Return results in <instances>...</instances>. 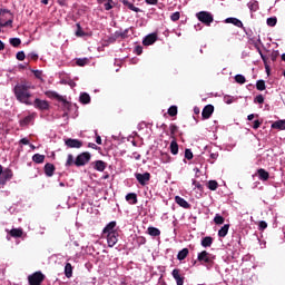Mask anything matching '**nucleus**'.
Here are the masks:
<instances>
[{"instance_id": "1", "label": "nucleus", "mask_w": 285, "mask_h": 285, "mask_svg": "<svg viewBox=\"0 0 285 285\" xmlns=\"http://www.w3.org/2000/svg\"><path fill=\"white\" fill-rule=\"evenodd\" d=\"M31 90H35V85H32V82L21 81L13 88L14 97L20 101V104L32 106V101H30V97H32Z\"/></svg>"}, {"instance_id": "2", "label": "nucleus", "mask_w": 285, "mask_h": 285, "mask_svg": "<svg viewBox=\"0 0 285 285\" xmlns=\"http://www.w3.org/2000/svg\"><path fill=\"white\" fill-rule=\"evenodd\" d=\"M14 17L12 16V12L8 9H0V28H12V21Z\"/></svg>"}, {"instance_id": "3", "label": "nucleus", "mask_w": 285, "mask_h": 285, "mask_svg": "<svg viewBox=\"0 0 285 285\" xmlns=\"http://www.w3.org/2000/svg\"><path fill=\"white\" fill-rule=\"evenodd\" d=\"M43 279H46V275L41 272H36L28 276L29 285H41Z\"/></svg>"}, {"instance_id": "4", "label": "nucleus", "mask_w": 285, "mask_h": 285, "mask_svg": "<svg viewBox=\"0 0 285 285\" xmlns=\"http://www.w3.org/2000/svg\"><path fill=\"white\" fill-rule=\"evenodd\" d=\"M197 259L200 262V264L213 265V262H215V256L206 250H203L198 254Z\"/></svg>"}, {"instance_id": "5", "label": "nucleus", "mask_w": 285, "mask_h": 285, "mask_svg": "<svg viewBox=\"0 0 285 285\" xmlns=\"http://www.w3.org/2000/svg\"><path fill=\"white\" fill-rule=\"evenodd\" d=\"M196 17L198 21L205 23V26H210V23L214 21L213 14L208 11H200L196 14Z\"/></svg>"}, {"instance_id": "6", "label": "nucleus", "mask_w": 285, "mask_h": 285, "mask_svg": "<svg viewBox=\"0 0 285 285\" xmlns=\"http://www.w3.org/2000/svg\"><path fill=\"white\" fill-rule=\"evenodd\" d=\"M90 153L88 151L79 154L75 160V166H77L78 168L81 166H86V164L90 161Z\"/></svg>"}, {"instance_id": "7", "label": "nucleus", "mask_w": 285, "mask_h": 285, "mask_svg": "<svg viewBox=\"0 0 285 285\" xmlns=\"http://www.w3.org/2000/svg\"><path fill=\"white\" fill-rule=\"evenodd\" d=\"M135 177L140 186H148V183L150 181V173L148 171L144 174L136 173Z\"/></svg>"}, {"instance_id": "8", "label": "nucleus", "mask_w": 285, "mask_h": 285, "mask_svg": "<svg viewBox=\"0 0 285 285\" xmlns=\"http://www.w3.org/2000/svg\"><path fill=\"white\" fill-rule=\"evenodd\" d=\"M37 110H49L50 104H48L47 100H41L39 98H36L32 105Z\"/></svg>"}, {"instance_id": "9", "label": "nucleus", "mask_w": 285, "mask_h": 285, "mask_svg": "<svg viewBox=\"0 0 285 285\" xmlns=\"http://www.w3.org/2000/svg\"><path fill=\"white\" fill-rule=\"evenodd\" d=\"M117 222L111 220L109 224L106 225V227L102 229V235H114L117 232Z\"/></svg>"}, {"instance_id": "10", "label": "nucleus", "mask_w": 285, "mask_h": 285, "mask_svg": "<svg viewBox=\"0 0 285 285\" xmlns=\"http://www.w3.org/2000/svg\"><path fill=\"white\" fill-rule=\"evenodd\" d=\"M118 237H119V233L106 235L107 244L109 248H112L117 244V242H119Z\"/></svg>"}, {"instance_id": "11", "label": "nucleus", "mask_w": 285, "mask_h": 285, "mask_svg": "<svg viewBox=\"0 0 285 285\" xmlns=\"http://www.w3.org/2000/svg\"><path fill=\"white\" fill-rule=\"evenodd\" d=\"M213 112H215V107L213 105L205 106L202 112L203 119H210Z\"/></svg>"}, {"instance_id": "12", "label": "nucleus", "mask_w": 285, "mask_h": 285, "mask_svg": "<svg viewBox=\"0 0 285 285\" xmlns=\"http://www.w3.org/2000/svg\"><path fill=\"white\" fill-rule=\"evenodd\" d=\"M171 275H173L174 279L176 281L177 285H184V276H181V271L175 268L171 272Z\"/></svg>"}, {"instance_id": "13", "label": "nucleus", "mask_w": 285, "mask_h": 285, "mask_svg": "<svg viewBox=\"0 0 285 285\" xmlns=\"http://www.w3.org/2000/svg\"><path fill=\"white\" fill-rule=\"evenodd\" d=\"M66 146H68V148H81L83 142H81L79 139L69 138L66 140Z\"/></svg>"}, {"instance_id": "14", "label": "nucleus", "mask_w": 285, "mask_h": 285, "mask_svg": "<svg viewBox=\"0 0 285 285\" xmlns=\"http://www.w3.org/2000/svg\"><path fill=\"white\" fill-rule=\"evenodd\" d=\"M37 117V114H30L29 116H26L22 120H20V126H30V124H35V119Z\"/></svg>"}, {"instance_id": "15", "label": "nucleus", "mask_w": 285, "mask_h": 285, "mask_svg": "<svg viewBox=\"0 0 285 285\" xmlns=\"http://www.w3.org/2000/svg\"><path fill=\"white\" fill-rule=\"evenodd\" d=\"M257 175L261 181H268V179L271 178V174H268V171H266V169L264 168H259L257 170Z\"/></svg>"}, {"instance_id": "16", "label": "nucleus", "mask_w": 285, "mask_h": 285, "mask_svg": "<svg viewBox=\"0 0 285 285\" xmlns=\"http://www.w3.org/2000/svg\"><path fill=\"white\" fill-rule=\"evenodd\" d=\"M157 41V33H151L146 36V38L142 40L144 46H153Z\"/></svg>"}, {"instance_id": "17", "label": "nucleus", "mask_w": 285, "mask_h": 285, "mask_svg": "<svg viewBox=\"0 0 285 285\" xmlns=\"http://www.w3.org/2000/svg\"><path fill=\"white\" fill-rule=\"evenodd\" d=\"M45 95L49 99H57V101H66V99H63V96L58 95L57 91H46Z\"/></svg>"}, {"instance_id": "18", "label": "nucleus", "mask_w": 285, "mask_h": 285, "mask_svg": "<svg viewBox=\"0 0 285 285\" xmlns=\"http://www.w3.org/2000/svg\"><path fill=\"white\" fill-rule=\"evenodd\" d=\"M225 21L226 23H232L233 26H236V28H244V23L237 18H227Z\"/></svg>"}, {"instance_id": "19", "label": "nucleus", "mask_w": 285, "mask_h": 285, "mask_svg": "<svg viewBox=\"0 0 285 285\" xmlns=\"http://www.w3.org/2000/svg\"><path fill=\"white\" fill-rule=\"evenodd\" d=\"M2 176H3V184H6L7 181H10V179H12V177H14V174L12 173V169L7 168L2 171Z\"/></svg>"}, {"instance_id": "20", "label": "nucleus", "mask_w": 285, "mask_h": 285, "mask_svg": "<svg viewBox=\"0 0 285 285\" xmlns=\"http://www.w3.org/2000/svg\"><path fill=\"white\" fill-rule=\"evenodd\" d=\"M175 202L176 204H178V206H180L181 208H190V204H188L186 202V199H184L183 197L180 196H176L175 197Z\"/></svg>"}, {"instance_id": "21", "label": "nucleus", "mask_w": 285, "mask_h": 285, "mask_svg": "<svg viewBox=\"0 0 285 285\" xmlns=\"http://www.w3.org/2000/svg\"><path fill=\"white\" fill-rule=\"evenodd\" d=\"M45 174L47 177H52L55 175V165L48 163L45 165Z\"/></svg>"}, {"instance_id": "22", "label": "nucleus", "mask_w": 285, "mask_h": 285, "mask_svg": "<svg viewBox=\"0 0 285 285\" xmlns=\"http://www.w3.org/2000/svg\"><path fill=\"white\" fill-rule=\"evenodd\" d=\"M147 233L150 237H159V235H161V230L157 227H148Z\"/></svg>"}, {"instance_id": "23", "label": "nucleus", "mask_w": 285, "mask_h": 285, "mask_svg": "<svg viewBox=\"0 0 285 285\" xmlns=\"http://www.w3.org/2000/svg\"><path fill=\"white\" fill-rule=\"evenodd\" d=\"M202 246L203 248H210V246H213V237L210 236H206L202 239Z\"/></svg>"}, {"instance_id": "24", "label": "nucleus", "mask_w": 285, "mask_h": 285, "mask_svg": "<svg viewBox=\"0 0 285 285\" xmlns=\"http://www.w3.org/2000/svg\"><path fill=\"white\" fill-rule=\"evenodd\" d=\"M272 128H274V130H285V120H277L273 122Z\"/></svg>"}, {"instance_id": "25", "label": "nucleus", "mask_w": 285, "mask_h": 285, "mask_svg": "<svg viewBox=\"0 0 285 285\" xmlns=\"http://www.w3.org/2000/svg\"><path fill=\"white\" fill-rule=\"evenodd\" d=\"M171 155H178L179 154V145L177 144V140H173L169 146Z\"/></svg>"}, {"instance_id": "26", "label": "nucleus", "mask_w": 285, "mask_h": 285, "mask_svg": "<svg viewBox=\"0 0 285 285\" xmlns=\"http://www.w3.org/2000/svg\"><path fill=\"white\" fill-rule=\"evenodd\" d=\"M230 228L229 224H225L219 230H218V237H226L228 235V230Z\"/></svg>"}, {"instance_id": "27", "label": "nucleus", "mask_w": 285, "mask_h": 285, "mask_svg": "<svg viewBox=\"0 0 285 285\" xmlns=\"http://www.w3.org/2000/svg\"><path fill=\"white\" fill-rule=\"evenodd\" d=\"M128 30L129 29L116 31L115 32L116 39H127L128 38Z\"/></svg>"}, {"instance_id": "28", "label": "nucleus", "mask_w": 285, "mask_h": 285, "mask_svg": "<svg viewBox=\"0 0 285 285\" xmlns=\"http://www.w3.org/2000/svg\"><path fill=\"white\" fill-rule=\"evenodd\" d=\"M32 161H35V164H43V161H46V156L41 154H36L32 156Z\"/></svg>"}, {"instance_id": "29", "label": "nucleus", "mask_w": 285, "mask_h": 285, "mask_svg": "<svg viewBox=\"0 0 285 285\" xmlns=\"http://www.w3.org/2000/svg\"><path fill=\"white\" fill-rule=\"evenodd\" d=\"M247 7L250 12H257V10H259V2L253 0L252 2H248Z\"/></svg>"}, {"instance_id": "30", "label": "nucleus", "mask_w": 285, "mask_h": 285, "mask_svg": "<svg viewBox=\"0 0 285 285\" xmlns=\"http://www.w3.org/2000/svg\"><path fill=\"white\" fill-rule=\"evenodd\" d=\"M126 200L129 202V204H137V194L130 193L126 195Z\"/></svg>"}, {"instance_id": "31", "label": "nucleus", "mask_w": 285, "mask_h": 285, "mask_svg": "<svg viewBox=\"0 0 285 285\" xmlns=\"http://www.w3.org/2000/svg\"><path fill=\"white\" fill-rule=\"evenodd\" d=\"M95 168L96 170H98L99 173H104V170H106V163L102 160H98L95 164Z\"/></svg>"}, {"instance_id": "32", "label": "nucleus", "mask_w": 285, "mask_h": 285, "mask_svg": "<svg viewBox=\"0 0 285 285\" xmlns=\"http://www.w3.org/2000/svg\"><path fill=\"white\" fill-rule=\"evenodd\" d=\"M186 257H188V248H183L178 252L177 259H179V262H184Z\"/></svg>"}, {"instance_id": "33", "label": "nucleus", "mask_w": 285, "mask_h": 285, "mask_svg": "<svg viewBox=\"0 0 285 285\" xmlns=\"http://www.w3.org/2000/svg\"><path fill=\"white\" fill-rule=\"evenodd\" d=\"M80 104H90V95L88 92L80 94L79 97Z\"/></svg>"}, {"instance_id": "34", "label": "nucleus", "mask_w": 285, "mask_h": 285, "mask_svg": "<svg viewBox=\"0 0 285 285\" xmlns=\"http://www.w3.org/2000/svg\"><path fill=\"white\" fill-rule=\"evenodd\" d=\"M75 161H76L75 156H72V154H69L67 156V161H66L65 166L67 168H70V166H75Z\"/></svg>"}, {"instance_id": "35", "label": "nucleus", "mask_w": 285, "mask_h": 285, "mask_svg": "<svg viewBox=\"0 0 285 285\" xmlns=\"http://www.w3.org/2000/svg\"><path fill=\"white\" fill-rule=\"evenodd\" d=\"M65 275L66 277H72V265L70 263H67L65 266Z\"/></svg>"}, {"instance_id": "36", "label": "nucleus", "mask_w": 285, "mask_h": 285, "mask_svg": "<svg viewBox=\"0 0 285 285\" xmlns=\"http://www.w3.org/2000/svg\"><path fill=\"white\" fill-rule=\"evenodd\" d=\"M160 161L163 164H170V155H168V153H161L160 154Z\"/></svg>"}, {"instance_id": "37", "label": "nucleus", "mask_w": 285, "mask_h": 285, "mask_svg": "<svg viewBox=\"0 0 285 285\" xmlns=\"http://www.w3.org/2000/svg\"><path fill=\"white\" fill-rule=\"evenodd\" d=\"M207 187L209 190H216L217 188H219V184L217 183V180H209Z\"/></svg>"}, {"instance_id": "38", "label": "nucleus", "mask_w": 285, "mask_h": 285, "mask_svg": "<svg viewBox=\"0 0 285 285\" xmlns=\"http://www.w3.org/2000/svg\"><path fill=\"white\" fill-rule=\"evenodd\" d=\"M10 235L11 237H21V235H23V230L19 228H13L10 230Z\"/></svg>"}, {"instance_id": "39", "label": "nucleus", "mask_w": 285, "mask_h": 285, "mask_svg": "<svg viewBox=\"0 0 285 285\" xmlns=\"http://www.w3.org/2000/svg\"><path fill=\"white\" fill-rule=\"evenodd\" d=\"M236 83H239L240 86L246 83V77L244 75H236L235 76Z\"/></svg>"}, {"instance_id": "40", "label": "nucleus", "mask_w": 285, "mask_h": 285, "mask_svg": "<svg viewBox=\"0 0 285 285\" xmlns=\"http://www.w3.org/2000/svg\"><path fill=\"white\" fill-rule=\"evenodd\" d=\"M9 43H11L13 46V48H19V46H21V39L10 38Z\"/></svg>"}, {"instance_id": "41", "label": "nucleus", "mask_w": 285, "mask_h": 285, "mask_svg": "<svg viewBox=\"0 0 285 285\" xmlns=\"http://www.w3.org/2000/svg\"><path fill=\"white\" fill-rule=\"evenodd\" d=\"M225 219L222 215L219 214H216L215 217H214V223L217 224L218 226L224 224Z\"/></svg>"}, {"instance_id": "42", "label": "nucleus", "mask_w": 285, "mask_h": 285, "mask_svg": "<svg viewBox=\"0 0 285 285\" xmlns=\"http://www.w3.org/2000/svg\"><path fill=\"white\" fill-rule=\"evenodd\" d=\"M88 62H89L88 58H79L76 60L77 66H80V67L88 66Z\"/></svg>"}, {"instance_id": "43", "label": "nucleus", "mask_w": 285, "mask_h": 285, "mask_svg": "<svg viewBox=\"0 0 285 285\" xmlns=\"http://www.w3.org/2000/svg\"><path fill=\"white\" fill-rule=\"evenodd\" d=\"M256 88L261 91L266 90V82L264 80H257Z\"/></svg>"}, {"instance_id": "44", "label": "nucleus", "mask_w": 285, "mask_h": 285, "mask_svg": "<svg viewBox=\"0 0 285 285\" xmlns=\"http://www.w3.org/2000/svg\"><path fill=\"white\" fill-rule=\"evenodd\" d=\"M124 4L127 6L129 8V10H132V12H140L141 11V9L135 7V4H132L128 1H125Z\"/></svg>"}, {"instance_id": "45", "label": "nucleus", "mask_w": 285, "mask_h": 285, "mask_svg": "<svg viewBox=\"0 0 285 285\" xmlns=\"http://www.w3.org/2000/svg\"><path fill=\"white\" fill-rule=\"evenodd\" d=\"M76 37H86V32L81 29V24L77 23Z\"/></svg>"}, {"instance_id": "46", "label": "nucleus", "mask_w": 285, "mask_h": 285, "mask_svg": "<svg viewBox=\"0 0 285 285\" xmlns=\"http://www.w3.org/2000/svg\"><path fill=\"white\" fill-rule=\"evenodd\" d=\"M267 26H269L271 28H275V26H277V18H268Z\"/></svg>"}, {"instance_id": "47", "label": "nucleus", "mask_w": 285, "mask_h": 285, "mask_svg": "<svg viewBox=\"0 0 285 285\" xmlns=\"http://www.w3.org/2000/svg\"><path fill=\"white\" fill-rule=\"evenodd\" d=\"M168 115L170 117H176L177 115V106H171L169 109H168Z\"/></svg>"}, {"instance_id": "48", "label": "nucleus", "mask_w": 285, "mask_h": 285, "mask_svg": "<svg viewBox=\"0 0 285 285\" xmlns=\"http://www.w3.org/2000/svg\"><path fill=\"white\" fill-rule=\"evenodd\" d=\"M180 17H181V13H179L178 11H176V12L171 13L170 19H171L173 21H179Z\"/></svg>"}, {"instance_id": "49", "label": "nucleus", "mask_w": 285, "mask_h": 285, "mask_svg": "<svg viewBox=\"0 0 285 285\" xmlns=\"http://www.w3.org/2000/svg\"><path fill=\"white\" fill-rule=\"evenodd\" d=\"M258 228L259 230H266V228H268V224L264 220H261L258 224Z\"/></svg>"}, {"instance_id": "50", "label": "nucleus", "mask_w": 285, "mask_h": 285, "mask_svg": "<svg viewBox=\"0 0 285 285\" xmlns=\"http://www.w3.org/2000/svg\"><path fill=\"white\" fill-rule=\"evenodd\" d=\"M16 58L18 59V61H23V59H26V53L23 51H19L16 55Z\"/></svg>"}, {"instance_id": "51", "label": "nucleus", "mask_w": 285, "mask_h": 285, "mask_svg": "<svg viewBox=\"0 0 285 285\" xmlns=\"http://www.w3.org/2000/svg\"><path fill=\"white\" fill-rule=\"evenodd\" d=\"M185 158L186 159H193V151L190 149L185 150Z\"/></svg>"}, {"instance_id": "52", "label": "nucleus", "mask_w": 285, "mask_h": 285, "mask_svg": "<svg viewBox=\"0 0 285 285\" xmlns=\"http://www.w3.org/2000/svg\"><path fill=\"white\" fill-rule=\"evenodd\" d=\"M255 102L256 104H264V96L262 95H258L255 97Z\"/></svg>"}, {"instance_id": "53", "label": "nucleus", "mask_w": 285, "mask_h": 285, "mask_svg": "<svg viewBox=\"0 0 285 285\" xmlns=\"http://www.w3.org/2000/svg\"><path fill=\"white\" fill-rule=\"evenodd\" d=\"M193 186L198 190H204V186H202L197 180H193Z\"/></svg>"}, {"instance_id": "54", "label": "nucleus", "mask_w": 285, "mask_h": 285, "mask_svg": "<svg viewBox=\"0 0 285 285\" xmlns=\"http://www.w3.org/2000/svg\"><path fill=\"white\" fill-rule=\"evenodd\" d=\"M262 126V121H259V120H255L254 122H253V128H254V130H257V128H259Z\"/></svg>"}, {"instance_id": "55", "label": "nucleus", "mask_w": 285, "mask_h": 285, "mask_svg": "<svg viewBox=\"0 0 285 285\" xmlns=\"http://www.w3.org/2000/svg\"><path fill=\"white\" fill-rule=\"evenodd\" d=\"M137 242H138V244H140V245L146 244V237L139 236V237L137 238Z\"/></svg>"}, {"instance_id": "56", "label": "nucleus", "mask_w": 285, "mask_h": 285, "mask_svg": "<svg viewBox=\"0 0 285 285\" xmlns=\"http://www.w3.org/2000/svg\"><path fill=\"white\" fill-rule=\"evenodd\" d=\"M28 57H29V59H33V60L39 59V55H37L35 52L29 53Z\"/></svg>"}, {"instance_id": "57", "label": "nucleus", "mask_w": 285, "mask_h": 285, "mask_svg": "<svg viewBox=\"0 0 285 285\" xmlns=\"http://www.w3.org/2000/svg\"><path fill=\"white\" fill-rule=\"evenodd\" d=\"M20 144H22L23 146H29L30 145V140H28V138H22L20 140Z\"/></svg>"}, {"instance_id": "58", "label": "nucleus", "mask_w": 285, "mask_h": 285, "mask_svg": "<svg viewBox=\"0 0 285 285\" xmlns=\"http://www.w3.org/2000/svg\"><path fill=\"white\" fill-rule=\"evenodd\" d=\"M148 6H157L158 0H145Z\"/></svg>"}, {"instance_id": "59", "label": "nucleus", "mask_w": 285, "mask_h": 285, "mask_svg": "<svg viewBox=\"0 0 285 285\" xmlns=\"http://www.w3.org/2000/svg\"><path fill=\"white\" fill-rule=\"evenodd\" d=\"M105 10H112V4L110 3V1L105 3Z\"/></svg>"}, {"instance_id": "60", "label": "nucleus", "mask_w": 285, "mask_h": 285, "mask_svg": "<svg viewBox=\"0 0 285 285\" xmlns=\"http://www.w3.org/2000/svg\"><path fill=\"white\" fill-rule=\"evenodd\" d=\"M35 77H37V79H41V71L40 70H36L33 71Z\"/></svg>"}, {"instance_id": "61", "label": "nucleus", "mask_w": 285, "mask_h": 285, "mask_svg": "<svg viewBox=\"0 0 285 285\" xmlns=\"http://www.w3.org/2000/svg\"><path fill=\"white\" fill-rule=\"evenodd\" d=\"M134 159H136L137 161H139V159H141V155H139L138 153H134Z\"/></svg>"}, {"instance_id": "62", "label": "nucleus", "mask_w": 285, "mask_h": 285, "mask_svg": "<svg viewBox=\"0 0 285 285\" xmlns=\"http://www.w3.org/2000/svg\"><path fill=\"white\" fill-rule=\"evenodd\" d=\"M225 102L226 104H233V98L230 96L225 97Z\"/></svg>"}, {"instance_id": "63", "label": "nucleus", "mask_w": 285, "mask_h": 285, "mask_svg": "<svg viewBox=\"0 0 285 285\" xmlns=\"http://www.w3.org/2000/svg\"><path fill=\"white\" fill-rule=\"evenodd\" d=\"M96 144H98V146H101V136L96 137Z\"/></svg>"}, {"instance_id": "64", "label": "nucleus", "mask_w": 285, "mask_h": 285, "mask_svg": "<svg viewBox=\"0 0 285 285\" xmlns=\"http://www.w3.org/2000/svg\"><path fill=\"white\" fill-rule=\"evenodd\" d=\"M247 119H248V121H253V119H255V115L254 114L248 115Z\"/></svg>"}]
</instances>
